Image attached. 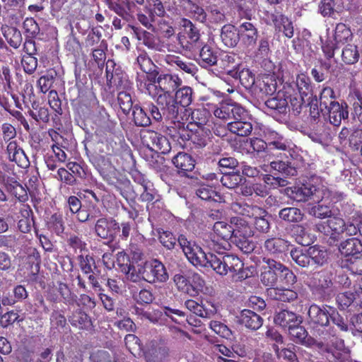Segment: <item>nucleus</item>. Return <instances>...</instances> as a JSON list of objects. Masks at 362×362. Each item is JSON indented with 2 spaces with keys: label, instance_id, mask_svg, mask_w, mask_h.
<instances>
[{
  "label": "nucleus",
  "instance_id": "35",
  "mask_svg": "<svg viewBox=\"0 0 362 362\" xmlns=\"http://www.w3.org/2000/svg\"><path fill=\"white\" fill-rule=\"evenodd\" d=\"M288 334L292 339L296 343H300L305 346H310L313 342V339L308 337V332L305 328L300 324L294 325L288 329Z\"/></svg>",
  "mask_w": 362,
  "mask_h": 362
},
{
  "label": "nucleus",
  "instance_id": "43",
  "mask_svg": "<svg viewBox=\"0 0 362 362\" xmlns=\"http://www.w3.org/2000/svg\"><path fill=\"white\" fill-rule=\"evenodd\" d=\"M310 264L323 265L327 259V253L324 247L315 245L308 248Z\"/></svg>",
  "mask_w": 362,
  "mask_h": 362
},
{
  "label": "nucleus",
  "instance_id": "17",
  "mask_svg": "<svg viewBox=\"0 0 362 362\" xmlns=\"http://www.w3.org/2000/svg\"><path fill=\"white\" fill-rule=\"evenodd\" d=\"M238 30L240 40L245 46L255 45L258 37V31L252 23L244 21L240 24Z\"/></svg>",
  "mask_w": 362,
  "mask_h": 362
},
{
  "label": "nucleus",
  "instance_id": "23",
  "mask_svg": "<svg viewBox=\"0 0 362 362\" xmlns=\"http://www.w3.org/2000/svg\"><path fill=\"white\" fill-rule=\"evenodd\" d=\"M267 136L269 140L267 144V151H270L273 149L288 151L291 148V142L277 132L274 131H269L268 132Z\"/></svg>",
  "mask_w": 362,
  "mask_h": 362
},
{
  "label": "nucleus",
  "instance_id": "36",
  "mask_svg": "<svg viewBox=\"0 0 362 362\" xmlns=\"http://www.w3.org/2000/svg\"><path fill=\"white\" fill-rule=\"evenodd\" d=\"M227 128L234 134L240 136H246L252 132V125L250 118H248L244 121L228 122Z\"/></svg>",
  "mask_w": 362,
  "mask_h": 362
},
{
  "label": "nucleus",
  "instance_id": "50",
  "mask_svg": "<svg viewBox=\"0 0 362 362\" xmlns=\"http://www.w3.org/2000/svg\"><path fill=\"white\" fill-rule=\"evenodd\" d=\"M196 194L203 200L217 202L221 198L213 187L207 185H199L196 190Z\"/></svg>",
  "mask_w": 362,
  "mask_h": 362
},
{
  "label": "nucleus",
  "instance_id": "24",
  "mask_svg": "<svg viewBox=\"0 0 362 362\" xmlns=\"http://www.w3.org/2000/svg\"><path fill=\"white\" fill-rule=\"evenodd\" d=\"M276 324L284 328L290 329L294 325L300 324L301 320L293 312L286 310H281L274 317Z\"/></svg>",
  "mask_w": 362,
  "mask_h": 362
},
{
  "label": "nucleus",
  "instance_id": "49",
  "mask_svg": "<svg viewBox=\"0 0 362 362\" xmlns=\"http://www.w3.org/2000/svg\"><path fill=\"white\" fill-rule=\"evenodd\" d=\"M21 214L23 218L19 220L18 227L22 233H28L31 229L33 222V219L30 218L32 211L28 206L24 205L21 209Z\"/></svg>",
  "mask_w": 362,
  "mask_h": 362
},
{
  "label": "nucleus",
  "instance_id": "8",
  "mask_svg": "<svg viewBox=\"0 0 362 362\" xmlns=\"http://www.w3.org/2000/svg\"><path fill=\"white\" fill-rule=\"evenodd\" d=\"M293 199L296 202H306L308 200H322L327 197L329 194L328 188L325 186L316 187L315 186L303 185L300 187L295 188L292 191Z\"/></svg>",
  "mask_w": 362,
  "mask_h": 362
},
{
  "label": "nucleus",
  "instance_id": "53",
  "mask_svg": "<svg viewBox=\"0 0 362 362\" xmlns=\"http://www.w3.org/2000/svg\"><path fill=\"white\" fill-rule=\"evenodd\" d=\"M343 61L348 64H354L358 60L359 54L357 47L354 45H346L342 50Z\"/></svg>",
  "mask_w": 362,
  "mask_h": 362
},
{
  "label": "nucleus",
  "instance_id": "51",
  "mask_svg": "<svg viewBox=\"0 0 362 362\" xmlns=\"http://www.w3.org/2000/svg\"><path fill=\"white\" fill-rule=\"evenodd\" d=\"M252 235L242 237L238 235H233V242L245 253H250L255 249V243L251 240Z\"/></svg>",
  "mask_w": 362,
  "mask_h": 362
},
{
  "label": "nucleus",
  "instance_id": "40",
  "mask_svg": "<svg viewBox=\"0 0 362 362\" xmlns=\"http://www.w3.org/2000/svg\"><path fill=\"white\" fill-rule=\"evenodd\" d=\"M7 191L14 196L19 202H25L28 199L27 190L15 180H7L5 183Z\"/></svg>",
  "mask_w": 362,
  "mask_h": 362
},
{
  "label": "nucleus",
  "instance_id": "15",
  "mask_svg": "<svg viewBox=\"0 0 362 362\" xmlns=\"http://www.w3.org/2000/svg\"><path fill=\"white\" fill-rule=\"evenodd\" d=\"M294 86L297 88L300 98L295 97L293 100H291V105L296 107V109L298 110V108H300L303 103L304 97L308 96L311 92L310 79L303 74H298L296 77Z\"/></svg>",
  "mask_w": 362,
  "mask_h": 362
},
{
  "label": "nucleus",
  "instance_id": "18",
  "mask_svg": "<svg viewBox=\"0 0 362 362\" xmlns=\"http://www.w3.org/2000/svg\"><path fill=\"white\" fill-rule=\"evenodd\" d=\"M270 262H276V260L267 257L262 259L263 264L261 267L260 281L262 284L268 288H275L277 283L278 273L277 270L270 267Z\"/></svg>",
  "mask_w": 362,
  "mask_h": 362
},
{
  "label": "nucleus",
  "instance_id": "52",
  "mask_svg": "<svg viewBox=\"0 0 362 362\" xmlns=\"http://www.w3.org/2000/svg\"><path fill=\"white\" fill-rule=\"evenodd\" d=\"M4 37L12 47L17 49L21 46L22 35L21 32L16 28H8L4 32Z\"/></svg>",
  "mask_w": 362,
  "mask_h": 362
},
{
  "label": "nucleus",
  "instance_id": "30",
  "mask_svg": "<svg viewBox=\"0 0 362 362\" xmlns=\"http://www.w3.org/2000/svg\"><path fill=\"white\" fill-rule=\"evenodd\" d=\"M157 82L165 93H170L181 85L182 80L177 75L162 74L158 77Z\"/></svg>",
  "mask_w": 362,
  "mask_h": 362
},
{
  "label": "nucleus",
  "instance_id": "28",
  "mask_svg": "<svg viewBox=\"0 0 362 362\" xmlns=\"http://www.w3.org/2000/svg\"><path fill=\"white\" fill-rule=\"evenodd\" d=\"M107 78L111 86H115L119 91H129L132 88V83L126 74L116 70L111 74L109 78V73L107 71Z\"/></svg>",
  "mask_w": 362,
  "mask_h": 362
},
{
  "label": "nucleus",
  "instance_id": "63",
  "mask_svg": "<svg viewBox=\"0 0 362 362\" xmlns=\"http://www.w3.org/2000/svg\"><path fill=\"white\" fill-rule=\"evenodd\" d=\"M21 63L25 72L28 74L34 73L37 66V60L33 55H24Z\"/></svg>",
  "mask_w": 362,
  "mask_h": 362
},
{
  "label": "nucleus",
  "instance_id": "38",
  "mask_svg": "<svg viewBox=\"0 0 362 362\" xmlns=\"http://www.w3.org/2000/svg\"><path fill=\"white\" fill-rule=\"evenodd\" d=\"M339 250L344 256L354 255L362 251V244L358 239L351 238L341 243Z\"/></svg>",
  "mask_w": 362,
  "mask_h": 362
},
{
  "label": "nucleus",
  "instance_id": "26",
  "mask_svg": "<svg viewBox=\"0 0 362 362\" xmlns=\"http://www.w3.org/2000/svg\"><path fill=\"white\" fill-rule=\"evenodd\" d=\"M267 293L270 298L284 302L293 301L298 298L297 293L288 288H267Z\"/></svg>",
  "mask_w": 362,
  "mask_h": 362
},
{
  "label": "nucleus",
  "instance_id": "58",
  "mask_svg": "<svg viewBox=\"0 0 362 362\" xmlns=\"http://www.w3.org/2000/svg\"><path fill=\"white\" fill-rule=\"evenodd\" d=\"M271 167L286 176H293L296 173V170L293 167L284 161L271 162Z\"/></svg>",
  "mask_w": 362,
  "mask_h": 362
},
{
  "label": "nucleus",
  "instance_id": "3",
  "mask_svg": "<svg viewBox=\"0 0 362 362\" xmlns=\"http://www.w3.org/2000/svg\"><path fill=\"white\" fill-rule=\"evenodd\" d=\"M341 207L344 216L349 217L347 223L341 218L340 211L338 209L334 216L328 218L327 221L320 222L315 226L316 231L329 235L333 242L337 240L344 232L349 235H356L355 222L352 221L354 214V210H351L352 206L346 204Z\"/></svg>",
  "mask_w": 362,
  "mask_h": 362
},
{
  "label": "nucleus",
  "instance_id": "25",
  "mask_svg": "<svg viewBox=\"0 0 362 362\" xmlns=\"http://www.w3.org/2000/svg\"><path fill=\"white\" fill-rule=\"evenodd\" d=\"M231 209L236 214L250 218L257 216H261L264 214L262 208L255 205H249L246 203H233Z\"/></svg>",
  "mask_w": 362,
  "mask_h": 362
},
{
  "label": "nucleus",
  "instance_id": "6",
  "mask_svg": "<svg viewBox=\"0 0 362 362\" xmlns=\"http://www.w3.org/2000/svg\"><path fill=\"white\" fill-rule=\"evenodd\" d=\"M209 113L204 108L191 110L190 109L181 110V112L176 119L169 121L173 124L172 128L177 129L178 132L189 128L190 125H196L199 128H202L206 124Z\"/></svg>",
  "mask_w": 362,
  "mask_h": 362
},
{
  "label": "nucleus",
  "instance_id": "55",
  "mask_svg": "<svg viewBox=\"0 0 362 362\" xmlns=\"http://www.w3.org/2000/svg\"><path fill=\"white\" fill-rule=\"evenodd\" d=\"M133 118L136 125L146 127L151 124V119L144 110L139 105L133 107Z\"/></svg>",
  "mask_w": 362,
  "mask_h": 362
},
{
  "label": "nucleus",
  "instance_id": "62",
  "mask_svg": "<svg viewBox=\"0 0 362 362\" xmlns=\"http://www.w3.org/2000/svg\"><path fill=\"white\" fill-rule=\"evenodd\" d=\"M69 321L73 326L82 328L88 322V317L86 313L77 310L70 317Z\"/></svg>",
  "mask_w": 362,
  "mask_h": 362
},
{
  "label": "nucleus",
  "instance_id": "56",
  "mask_svg": "<svg viewBox=\"0 0 362 362\" xmlns=\"http://www.w3.org/2000/svg\"><path fill=\"white\" fill-rule=\"evenodd\" d=\"M125 345L127 349L134 356L139 355L141 346L139 339L134 334H129L124 338Z\"/></svg>",
  "mask_w": 362,
  "mask_h": 362
},
{
  "label": "nucleus",
  "instance_id": "19",
  "mask_svg": "<svg viewBox=\"0 0 362 362\" xmlns=\"http://www.w3.org/2000/svg\"><path fill=\"white\" fill-rule=\"evenodd\" d=\"M95 230L99 237L107 239L112 238L115 235L119 230V226L115 221H107L106 218H102L97 221Z\"/></svg>",
  "mask_w": 362,
  "mask_h": 362
},
{
  "label": "nucleus",
  "instance_id": "59",
  "mask_svg": "<svg viewBox=\"0 0 362 362\" xmlns=\"http://www.w3.org/2000/svg\"><path fill=\"white\" fill-rule=\"evenodd\" d=\"M209 327L215 333L223 338L229 339L232 335L231 330L226 325L218 321H211Z\"/></svg>",
  "mask_w": 362,
  "mask_h": 362
},
{
  "label": "nucleus",
  "instance_id": "60",
  "mask_svg": "<svg viewBox=\"0 0 362 362\" xmlns=\"http://www.w3.org/2000/svg\"><path fill=\"white\" fill-rule=\"evenodd\" d=\"M351 31L343 23L337 25L334 33V40L337 43H343L346 42L351 36Z\"/></svg>",
  "mask_w": 362,
  "mask_h": 362
},
{
  "label": "nucleus",
  "instance_id": "13",
  "mask_svg": "<svg viewBox=\"0 0 362 362\" xmlns=\"http://www.w3.org/2000/svg\"><path fill=\"white\" fill-rule=\"evenodd\" d=\"M132 28L138 40L141 41L148 49L157 52L165 51V45L158 37L134 26Z\"/></svg>",
  "mask_w": 362,
  "mask_h": 362
},
{
  "label": "nucleus",
  "instance_id": "4",
  "mask_svg": "<svg viewBox=\"0 0 362 362\" xmlns=\"http://www.w3.org/2000/svg\"><path fill=\"white\" fill-rule=\"evenodd\" d=\"M329 195L322 200H313L315 204L308 208L309 215L319 219L328 218L339 209L334 204L344 201L345 195L339 192L328 189Z\"/></svg>",
  "mask_w": 362,
  "mask_h": 362
},
{
  "label": "nucleus",
  "instance_id": "27",
  "mask_svg": "<svg viewBox=\"0 0 362 362\" xmlns=\"http://www.w3.org/2000/svg\"><path fill=\"white\" fill-rule=\"evenodd\" d=\"M221 38L226 46L234 47L240 40L238 30L230 24L225 25L221 29Z\"/></svg>",
  "mask_w": 362,
  "mask_h": 362
},
{
  "label": "nucleus",
  "instance_id": "32",
  "mask_svg": "<svg viewBox=\"0 0 362 362\" xmlns=\"http://www.w3.org/2000/svg\"><path fill=\"white\" fill-rule=\"evenodd\" d=\"M230 223L233 226V235H238L244 237V235H253V230L248 222L243 218L240 216H233L230 218Z\"/></svg>",
  "mask_w": 362,
  "mask_h": 362
},
{
  "label": "nucleus",
  "instance_id": "41",
  "mask_svg": "<svg viewBox=\"0 0 362 362\" xmlns=\"http://www.w3.org/2000/svg\"><path fill=\"white\" fill-rule=\"evenodd\" d=\"M228 73L233 78L239 79L245 88H250L255 84V76L247 69H243L241 71L231 70Z\"/></svg>",
  "mask_w": 362,
  "mask_h": 362
},
{
  "label": "nucleus",
  "instance_id": "10",
  "mask_svg": "<svg viewBox=\"0 0 362 362\" xmlns=\"http://www.w3.org/2000/svg\"><path fill=\"white\" fill-rule=\"evenodd\" d=\"M332 308L328 305H311L308 311L309 324L314 327L327 326Z\"/></svg>",
  "mask_w": 362,
  "mask_h": 362
},
{
  "label": "nucleus",
  "instance_id": "33",
  "mask_svg": "<svg viewBox=\"0 0 362 362\" xmlns=\"http://www.w3.org/2000/svg\"><path fill=\"white\" fill-rule=\"evenodd\" d=\"M173 163L181 171L189 172L194 168L195 162L192 157L188 153L180 152L173 157Z\"/></svg>",
  "mask_w": 362,
  "mask_h": 362
},
{
  "label": "nucleus",
  "instance_id": "11",
  "mask_svg": "<svg viewBox=\"0 0 362 362\" xmlns=\"http://www.w3.org/2000/svg\"><path fill=\"white\" fill-rule=\"evenodd\" d=\"M168 349L164 341L153 339L146 345L145 357L147 362H161L168 355Z\"/></svg>",
  "mask_w": 362,
  "mask_h": 362
},
{
  "label": "nucleus",
  "instance_id": "14",
  "mask_svg": "<svg viewBox=\"0 0 362 362\" xmlns=\"http://www.w3.org/2000/svg\"><path fill=\"white\" fill-rule=\"evenodd\" d=\"M215 117L230 122L234 117H243L245 115V110L236 103H223L214 110Z\"/></svg>",
  "mask_w": 362,
  "mask_h": 362
},
{
  "label": "nucleus",
  "instance_id": "20",
  "mask_svg": "<svg viewBox=\"0 0 362 362\" xmlns=\"http://www.w3.org/2000/svg\"><path fill=\"white\" fill-rule=\"evenodd\" d=\"M329 117V120L334 126L340 125L341 120L348 118L349 111L346 103H334L329 109L325 111Z\"/></svg>",
  "mask_w": 362,
  "mask_h": 362
},
{
  "label": "nucleus",
  "instance_id": "5",
  "mask_svg": "<svg viewBox=\"0 0 362 362\" xmlns=\"http://www.w3.org/2000/svg\"><path fill=\"white\" fill-rule=\"evenodd\" d=\"M214 233L210 239H204V246L216 252H222L229 250L228 240L233 237L232 224L224 221L216 222L213 227Z\"/></svg>",
  "mask_w": 362,
  "mask_h": 362
},
{
  "label": "nucleus",
  "instance_id": "39",
  "mask_svg": "<svg viewBox=\"0 0 362 362\" xmlns=\"http://www.w3.org/2000/svg\"><path fill=\"white\" fill-rule=\"evenodd\" d=\"M217 58V52L209 45H204L199 49V64L203 67L216 64Z\"/></svg>",
  "mask_w": 362,
  "mask_h": 362
},
{
  "label": "nucleus",
  "instance_id": "12",
  "mask_svg": "<svg viewBox=\"0 0 362 362\" xmlns=\"http://www.w3.org/2000/svg\"><path fill=\"white\" fill-rule=\"evenodd\" d=\"M192 94L193 90L189 86H184L178 89L173 97V101L175 102V114L172 117H165L167 121L171 119H176L177 115H180L181 110L185 109V107L189 106L192 102Z\"/></svg>",
  "mask_w": 362,
  "mask_h": 362
},
{
  "label": "nucleus",
  "instance_id": "31",
  "mask_svg": "<svg viewBox=\"0 0 362 362\" xmlns=\"http://www.w3.org/2000/svg\"><path fill=\"white\" fill-rule=\"evenodd\" d=\"M240 322L246 327L256 330L262 325V317L250 310H244L241 313Z\"/></svg>",
  "mask_w": 362,
  "mask_h": 362
},
{
  "label": "nucleus",
  "instance_id": "16",
  "mask_svg": "<svg viewBox=\"0 0 362 362\" xmlns=\"http://www.w3.org/2000/svg\"><path fill=\"white\" fill-rule=\"evenodd\" d=\"M291 246L289 241L276 237L267 238L264 243V250L276 257L286 254L290 250Z\"/></svg>",
  "mask_w": 362,
  "mask_h": 362
},
{
  "label": "nucleus",
  "instance_id": "34",
  "mask_svg": "<svg viewBox=\"0 0 362 362\" xmlns=\"http://www.w3.org/2000/svg\"><path fill=\"white\" fill-rule=\"evenodd\" d=\"M272 268L277 270L280 280L287 286H291L296 282V276L287 267L279 262H270Z\"/></svg>",
  "mask_w": 362,
  "mask_h": 362
},
{
  "label": "nucleus",
  "instance_id": "45",
  "mask_svg": "<svg viewBox=\"0 0 362 362\" xmlns=\"http://www.w3.org/2000/svg\"><path fill=\"white\" fill-rule=\"evenodd\" d=\"M221 182L228 189H235L245 182V178L238 173H228L221 177Z\"/></svg>",
  "mask_w": 362,
  "mask_h": 362
},
{
  "label": "nucleus",
  "instance_id": "54",
  "mask_svg": "<svg viewBox=\"0 0 362 362\" xmlns=\"http://www.w3.org/2000/svg\"><path fill=\"white\" fill-rule=\"evenodd\" d=\"M173 281L180 291L189 295H192L194 292L193 286L185 276L180 274H175L173 277Z\"/></svg>",
  "mask_w": 362,
  "mask_h": 362
},
{
  "label": "nucleus",
  "instance_id": "9",
  "mask_svg": "<svg viewBox=\"0 0 362 362\" xmlns=\"http://www.w3.org/2000/svg\"><path fill=\"white\" fill-rule=\"evenodd\" d=\"M143 143L151 151L165 154L171 149L168 139L162 134L151 130L144 132Z\"/></svg>",
  "mask_w": 362,
  "mask_h": 362
},
{
  "label": "nucleus",
  "instance_id": "22",
  "mask_svg": "<svg viewBox=\"0 0 362 362\" xmlns=\"http://www.w3.org/2000/svg\"><path fill=\"white\" fill-rule=\"evenodd\" d=\"M164 60L166 64L177 70L184 71L185 72L192 75L196 73V66L191 62L185 61L183 58L180 56L168 54L165 57Z\"/></svg>",
  "mask_w": 362,
  "mask_h": 362
},
{
  "label": "nucleus",
  "instance_id": "46",
  "mask_svg": "<svg viewBox=\"0 0 362 362\" xmlns=\"http://www.w3.org/2000/svg\"><path fill=\"white\" fill-rule=\"evenodd\" d=\"M292 259L300 267H306L310 265L308 250L302 248H295L290 252Z\"/></svg>",
  "mask_w": 362,
  "mask_h": 362
},
{
  "label": "nucleus",
  "instance_id": "7",
  "mask_svg": "<svg viewBox=\"0 0 362 362\" xmlns=\"http://www.w3.org/2000/svg\"><path fill=\"white\" fill-rule=\"evenodd\" d=\"M146 93L154 100L160 107L164 117L173 116L175 114V102L171 93H165L162 88L156 86L153 83L145 84Z\"/></svg>",
  "mask_w": 362,
  "mask_h": 362
},
{
  "label": "nucleus",
  "instance_id": "44",
  "mask_svg": "<svg viewBox=\"0 0 362 362\" xmlns=\"http://www.w3.org/2000/svg\"><path fill=\"white\" fill-rule=\"evenodd\" d=\"M334 103H338V102L335 100V95L333 89L329 87L324 88L320 95V110L322 111H325Z\"/></svg>",
  "mask_w": 362,
  "mask_h": 362
},
{
  "label": "nucleus",
  "instance_id": "64",
  "mask_svg": "<svg viewBox=\"0 0 362 362\" xmlns=\"http://www.w3.org/2000/svg\"><path fill=\"white\" fill-rule=\"evenodd\" d=\"M23 28L29 37H35L40 32L39 25L33 18L24 21Z\"/></svg>",
  "mask_w": 362,
  "mask_h": 362
},
{
  "label": "nucleus",
  "instance_id": "29",
  "mask_svg": "<svg viewBox=\"0 0 362 362\" xmlns=\"http://www.w3.org/2000/svg\"><path fill=\"white\" fill-rule=\"evenodd\" d=\"M222 2V0H209V6L206 7L207 22L212 23H222L225 21V15L218 4Z\"/></svg>",
  "mask_w": 362,
  "mask_h": 362
},
{
  "label": "nucleus",
  "instance_id": "37",
  "mask_svg": "<svg viewBox=\"0 0 362 362\" xmlns=\"http://www.w3.org/2000/svg\"><path fill=\"white\" fill-rule=\"evenodd\" d=\"M105 1L110 10L124 20H129L130 17L129 0H105Z\"/></svg>",
  "mask_w": 362,
  "mask_h": 362
},
{
  "label": "nucleus",
  "instance_id": "57",
  "mask_svg": "<svg viewBox=\"0 0 362 362\" xmlns=\"http://www.w3.org/2000/svg\"><path fill=\"white\" fill-rule=\"evenodd\" d=\"M117 100L122 112L125 114L129 113L133 107L130 93L128 91H119L118 93Z\"/></svg>",
  "mask_w": 362,
  "mask_h": 362
},
{
  "label": "nucleus",
  "instance_id": "61",
  "mask_svg": "<svg viewBox=\"0 0 362 362\" xmlns=\"http://www.w3.org/2000/svg\"><path fill=\"white\" fill-rule=\"evenodd\" d=\"M144 5L150 7L149 11H151L152 14L155 13L157 16L156 18H162L165 13L160 0H146V2Z\"/></svg>",
  "mask_w": 362,
  "mask_h": 362
},
{
  "label": "nucleus",
  "instance_id": "47",
  "mask_svg": "<svg viewBox=\"0 0 362 362\" xmlns=\"http://www.w3.org/2000/svg\"><path fill=\"white\" fill-rule=\"evenodd\" d=\"M265 105L268 108L276 110L281 114L286 113L288 108L287 100L280 95L267 100Z\"/></svg>",
  "mask_w": 362,
  "mask_h": 362
},
{
  "label": "nucleus",
  "instance_id": "48",
  "mask_svg": "<svg viewBox=\"0 0 362 362\" xmlns=\"http://www.w3.org/2000/svg\"><path fill=\"white\" fill-rule=\"evenodd\" d=\"M187 13L189 17L198 21L201 23L207 22L206 12L196 4L192 3L191 1L187 0Z\"/></svg>",
  "mask_w": 362,
  "mask_h": 362
},
{
  "label": "nucleus",
  "instance_id": "21",
  "mask_svg": "<svg viewBox=\"0 0 362 362\" xmlns=\"http://www.w3.org/2000/svg\"><path fill=\"white\" fill-rule=\"evenodd\" d=\"M114 265L117 266L121 272L125 274L127 279L130 280L132 273H135L136 269V264L134 262V253L132 254V261H130L125 252H118L116 255Z\"/></svg>",
  "mask_w": 362,
  "mask_h": 362
},
{
  "label": "nucleus",
  "instance_id": "2",
  "mask_svg": "<svg viewBox=\"0 0 362 362\" xmlns=\"http://www.w3.org/2000/svg\"><path fill=\"white\" fill-rule=\"evenodd\" d=\"M134 262L136 264L135 273H132L130 281L139 282L144 280L149 284L164 283L168 278L165 265L159 260H145L140 252H134Z\"/></svg>",
  "mask_w": 362,
  "mask_h": 362
},
{
  "label": "nucleus",
  "instance_id": "42",
  "mask_svg": "<svg viewBox=\"0 0 362 362\" xmlns=\"http://www.w3.org/2000/svg\"><path fill=\"white\" fill-rule=\"evenodd\" d=\"M279 217L288 223H298L303 220V214L296 207H287L280 210Z\"/></svg>",
  "mask_w": 362,
  "mask_h": 362
},
{
  "label": "nucleus",
  "instance_id": "1",
  "mask_svg": "<svg viewBox=\"0 0 362 362\" xmlns=\"http://www.w3.org/2000/svg\"><path fill=\"white\" fill-rule=\"evenodd\" d=\"M178 243L187 259L196 267H211L218 274L225 276L231 273L235 281L246 279L248 275L243 263L235 255L224 252L206 254L202 248L189 240L184 235L179 236Z\"/></svg>",
  "mask_w": 362,
  "mask_h": 362
}]
</instances>
